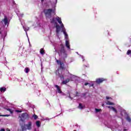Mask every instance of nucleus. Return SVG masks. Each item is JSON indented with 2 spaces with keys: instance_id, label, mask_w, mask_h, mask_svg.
<instances>
[{
  "instance_id": "393cba45",
  "label": "nucleus",
  "mask_w": 131,
  "mask_h": 131,
  "mask_svg": "<svg viewBox=\"0 0 131 131\" xmlns=\"http://www.w3.org/2000/svg\"><path fill=\"white\" fill-rule=\"evenodd\" d=\"M51 23H55V19L54 18H52L51 20Z\"/></svg>"
},
{
  "instance_id": "0eeeda50",
  "label": "nucleus",
  "mask_w": 131,
  "mask_h": 131,
  "mask_svg": "<svg viewBox=\"0 0 131 131\" xmlns=\"http://www.w3.org/2000/svg\"><path fill=\"white\" fill-rule=\"evenodd\" d=\"M55 88H56L58 93H59V94H61V93H62V91H61V89L60 88L59 85H55Z\"/></svg>"
},
{
  "instance_id": "4be33fe9",
  "label": "nucleus",
  "mask_w": 131,
  "mask_h": 131,
  "mask_svg": "<svg viewBox=\"0 0 131 131\" xmlns=\"http://www.w3.org/2000/svg\"><path fill=\"white\" fill-rule=\"evenodd\" d=\"M126 119L127 121H128L129 122H130L131 119H130V118H129V117H127Z\"/></svg>"
},
{
  "instance_id": "ddd939ff",
  "label": "nucleus",
  "mask_w": 131,
  "mask_h": 131,
  "mask_svg": "<svg viewBox=\"0 0 131 131\" xmlns=\"http://www.w3.org/2000/svg\"><path fill=\"white\" fill-rule=\"evenodd\" d=\"M6 89L5 87H2L0 88V91L2 93L6 92Z\"/></svg>"
},
{
  "instance_id": "423d86ee",
  "label": "nucleus",
  "mask_w": 131,
  "mask_h": 131,
  "mask_svg": "<svg viewBox=\"0 0 131 131\" xmlns=\"http://www.w3.org/2000/svg\"><path fill=\"white\" fill-rule=\"evenodd\" d=\"M3 22L5 24V25H7L8 24V17L5 16L4 19H3Z\"/></svg>"
},
{
  "instance_id": "7c9ffc66",
  "label": "nucleus",
  "mask_w": 131,
  "mask_h": 131,
  "mask_svg": "<svg viewBox=\"0 0 131 131\" xmlns=\"http://www.w3.org/2000/svg\"><path fill=\"white\" fill-rule=\"evenodd\" d=\"M106 99L107 100H109V99H110V97H106Z\"/></svg>"
},
{
  "instance_id": "b1692460",
  "label": "nucleus",
  "mask_w": 131,
  "mask_h": 131,
  "mask_svg": "<svg viewBox=\"0 0 131 131\" xmlns=\"http://www.w3.org/2000/svg\"><path fill=\"white\" fill-rule=\"evenodd\" d=\"M21 128L23 131L26 130V128H25L24 126H21Z\"/></svg>"
},
{
  "instance_id": "a878e982",
  "label": "nucleus",
  "mask_w": 131,
  "mask_h": 131,
  "mask_svg": "<svg viewBox=\"0 0 131 131\" xmlns=\"http://www.w3.org/2000/svg\"><path fill=\"white\" fill-rule=\"evenodd\" d=\"M95 111L96 112H100L101 111V109L99 110V109L96 108Z\"/></svg>"
},
{
  "instance_id": "c756f323",
  "label": "nucleus",
  "mask_w": 131,
  "mask_h": 131,
  "mask_svg": "<svg viewBox=\"0 0 131 131\" xmlns=\"http://www.w3.org/2000/svg\"><path fill=\"white\" fill-rule=\"evenodd\" d=\"M0 131H6L4 128H2Z\"/></svg>"
},
{
  "instance_id": "a211bd4d",
  "label": "nucleus",
  "mask_w": 131,
  "mask_h": 131,
  "mask_svg": "<svg viewBox=\"0 0 131 131\" xmlns=\"http://www.w3.org/2000/svg\"><path fill=\"white\" fill-rule=\"evenodd\" d=\"M23 28L24 29V30L26 31H28V30H29V28L27 27H23Z\"/></svg>"
},
{
  "instance_id": "1a4fd4ad",
  "label": "nucleus",
  "mask_w": 131,
  "mask_h": 131,
  "mask_svg": "<svg viewBox=\"0 0 131 131\" xmlns=\"http://www.w3.org/2000/svg\"><path fill=\"white\" fill-rule=\"evenodd\" d=\"M28 129H31V122H29L28 124L26 125Z\"/></svg>"
},
{
  "instance_id": "412c9836",
  "label": "nucleus",
  "mask_w": 131,
  "mask_h": 131,
  "mask_svg": "<svg viewBox=\"0 0 131 131\" xmlns=\"http://www.w3.org/2000/svg\"><path fill=\"white\" fill-rule=\"evenodd\" d=\"M26 115H27L26 114H23L21 115V117H23V118H25V117H26Z\"/></svg>"
},
{
  "instance_id": "aec40b11",
  "label": "nucleus",
  "mask_w": 131,
  "mask_h": 131,
  "mask_svg": "<svg viewBox=\"0 0 131 131\" xmlns=\"http://www.w3.org/2000/svg\"><path fill=\"white\" fill-rule=\"evenodd\" d=\"M0 116H2L3 117H9L10 115H0Z\"/></svg>"
},
{
  "instance_id": "f03ea898",
  "label": "nucleus",
  "mask_w": 131,
  "mask_h": 131,
  "mask_svg": "<svg viewBox=\"0 0 131 131\" xmlns=\"http://www.w3.org/2000/svg\"><path fill=\"white\" fill-rule=\"evenodd\" d=\"M58 53L59 56H63V58L67 57V54L66 51H65V49H64V47H62L61 49L58 52Z\"/></svg>"
},
{
  "instance_id": "473e14b6",
  "label": "nucleus",
  "mask_w": 131,
  "mask_h": 131,
  "mask_svg": "<svg viewBox=\"0 0 131 131\" xmlns=\"http://www.w3.org/2000/svg\"><path fill=\"white\" fill-rule=\"evenodd\" d=\"M7 130H8V131H10V129H9V128H7Z\"/></svg>"
},
{
  "instance_id": "9d476101",
  "label": "nucleus",
  "mask_w": 131,
  "mask_h": 131,
  "mask_svg": "<svg viewBox=\"0 0 131 131\" xmlns=\"http://www.w3.org/2000/svg\"><path fill=\"white\" fill-rule=\"evenodd\" d=\"M66 45L67 48H68V49H70V45H69V41H68V40L66 41Z\"/></svg>"
},
{
  "instance_id": "f257e3e1",
  "label": "nucleus",
  "mask_w": 131,
  "mask_h": 131,
  "mask_svg": "<svg viewBox=\"0 0 131 131\" xmlns=\"http://www.w3.org/2000/svg\"><path fill=\"white\" fill-rule=\"evenodd\" d=\"M56 19L57 20V22L59 23L61 28H62V31L64 34L65 38L67 39L68 38V35L67 34V33H66V30H65V28L64 27V25H63V23H62V20L61 19V18L59 17V16H57L56 17Z\"/></svg>"
},
{
  "instance_id": "2f4dec72",
  "label": "nucleus",
  "mask_w": 131,
  "mask_h": 131,
  "mask_svg": "<svg viewBox=\"0 0 131 131\" xmlns=\"http://www.w3.org/2000/svg\"><path fill=\"white\" fill-rule=\"evenodd\" d=\"M85 85H88V84H89V83H85Z\"/></svg>"
},
{
  "instance_id": "6e6552de",
  "label": "nucleus",
  "mask_w": 131,
  "mask_h": 131,
  "mask_svg": "<svg viewBox=\"0 0 131 131\" xmlns=\"http://www.w3.org/2000/svg\"><path fill=\"white\" fill-rule=\"evenodd\" d=\"M70 81V79H67L66 80H63L62 82V84H66L67 83H68Z\"/></svg>"
},
{
  "instance_id": "72a5a7b5",
  "label": "nucleus",
  "mask_w": 131,
  "mask_h": 131,
  "mask_svg": "<svg viewBox=\"0 0 131 131\" xmlns=\"http://www.w3.org/2000/svg\"><path fill=\"white\" fill-rule=\"evenodd\" d=\"M0 34H2V32H0Z\"/></svg>"
},
{
  "instance_id": "6ab92c4d",
  "label": "nucleus",
  "mask_w": 131,
  "mask_h": 131,
  "mask_svg": "<svg viewBox=\"0 0 131 131\" xmlns=\"http://www.w3.org/2000/svg\"><path fill=\"white\" fill-rule=\"evenodd\" d=\"M29 71H30L29 68H26L25 69V72H26V73H28Z\"/></svg>"
},
{
  "instance_id": "f3484780",
  "label": "nucleus",
  "mask_w": 131,
  "mask_h": 131,
  "mask_svg": "<svg viewBox=\"0 0 131 131\" xmlns=\"http://www.w3.org/2000/svg\"><path fill=\"white\" fill-rule=\"evenodd\" d=\"M106 103V105H114V103L111 102L109 101H107Z\"/></svg>"
},
{
  "instance_id": "9b49d317",
  "label": "nucleus",
  "mask_w": 131,
  "mask_h": 131,
  "mask_svg": "<svg viewBox=\"0 0 131 131\" xmlns=\"http://www.w3.org/2000/svg\"><path fill=\"white\" fill-rule=\"evenodd\" d=\"M107 108H110V109H111L112 110L114 111V112H115L116 113L117 112L116 109H115V108H114L113 106H107Z\"/></svg>"
},
{
  "instance_id": "20e7f679",
  "label": "nucleus",
  "mask_w": 131,
  "mask_h": 131,
  "mask_svg": "<svg viewBox=\"0 0 131 131\" xmlns=\"http://www.w3.org/2000/svg\"><path fill=\"white\" fill-rule=\"evenodd\" d=\"M56 62L58 64H59V66L61 68H63L64 67V63H62L60 60L56 59Z\"/></svg>"
},
{
  "instance_id": "cd10ccee",
  "label": "nucleus",
  "mask_w": 131,
  "mask_h": 131,
  "mask_svg": "<svg viewBox=\"0 0 131 131\" xmlns=\"http://www.w3.org/2000/svg\"><path fill=\"white\" fill-rule=\"evenodd\" d=\"M8 111H9V112H10L11 113H13V111L12 110L8 109Z\"/></svg>"
},
{
  "instance_id": "c85d7f7f",
  "label": "nucleus",
  "mask_w": 131,
  "mask_h": 131,
  "mask_svg": "<svg viewBox=\"0 0 131 131\" xmlns=\"http://www.w3.org/2000/svg\"><path fill=\"white\" fill-rule=\"evenodd\" d=\"M15 111H16V112H17V113H21V112H22V111H19V110H16Z\"/></svg>"
},
{
  "instance_id": "c9c22d12",
  "label": "nucleus",
  "mask_w": 131,
  "mask_h": 131,
  "mask_svg": "<svg viewBox=\"0 0 131 131\" xmlns=\"http://www.w3.org/2000/svg\"><path fill=\"white\" fill-rule=\"evenodd\" d=\"M102 106H104V104H102Z\"/></svg>"
},
{
  "instance_id": "2eb2a0df",
  "label": "nucleus",
  "mask_w": 131,
  "mask_h": 131,
  "mask_svg": "<svg viewBox=\"0 0 131 131\" xmlns=\"http://www.w3.org/2000/svg\"><path fill=\"white\" fill-rule=\"evenodd\" d=\"M40 53L41 55H44L45 54V50L41 48L40 50Z\"/></svg>"
},
{
  "instance_id": "4468645a",
  "label": "nucleus",
  "mask_w": 131,
  "mask_h": 131,
  "mask_svg": "<svg viewBox=\"0 0 131 131\" xmlns=\"http://www.w3.org/2000/svg\"><path fill=\"white\" fill-rule=\"evenodd\" d=\"M78 108H79V109H83V108H84V105H82L81 103H79Z\"/></svg>"
},
{
  "instance_id": "5701e85b",
  "label": "nucleus",
  "mask_w": 131,
  "mask_h": 131,
  "mask_svg": "<svg viewBox=\"0 0 131 131\" xmlns=\"http://www.w3.org/2000/svg\"><path fill=\"white\" fill-rule=\"evenodd\" d=\"M33 117L34 118V119H37V116L36 115H33Z\"/></svg>"
},
{
  "instance_id": "f704fd0d",
  "label": "nucleus",
  "mask_w": 131,
  "mask_h": 131,
  "mask_svg": "<svg viewBox=\"0 0 131 131\" xmlns=\"http://www.w3.org/2000/svg\"><path fill=\"white\" fill-rule=\"evenodd\" d=\"M41 2H43V0H41Z\"/></svg>"
},
{
  "instance_id": "f8f14e48",
  "label": "nucleus",
  "mask_w": 131,
  "mask_h": 131,
  "mask_svg": "<svg viewBox=\"0 0 131 131\" xmlns=\"http://www.w3.org/2000/svg\"><path fill=\"white\" fill-rule=\"evenodd\" d=\"M60 32V27L59 26H56V33L58 34Z\"/></svg>"
},
{
  "instance_id": "bb28decb",
  "label": "nucleus",
  "mask_w": 131,
  "mask_h": 131,
  "mask_svg": "<svg viewBox=\"0 0 131 131\" xmlns=\"http://www.w3.org/2000/svg\"><path fill=\"white\" fill-rule=\"evenodd\" d=\"M131 53V51L130 50H128L127 52V55H129Z\"/></svg>"
},
{
  "instance_id": "dca6fc26",
  "label": "nucleus",
  "mask_w": 131,
  "mask_h": 131,
  "mask_svg": "<svg viewBox=\"0 0 131 131\" xmlns=\"http://www.w3.org/2000/svg\"><path fill=\"white\" fill-rule=\"evenodd\" d=\"M36 125H37V126L38 127H39V126H40V122H39V121H37L36 122Z\"/></svg>"
},
{
  "instance_id": "39448f33",
  "label": "nucleus",
  "mask_w": 131,
  "mask_h": 131,
  "mask_svg": "<svg viewBox=\"0 0 131 131\" xmlns=\"http://www.w3.org/2000/svg\"><path fill=\"white\" fill-rule=\"evenodd\" d=\"M104 80H105L103 78H99V79H97L96 80V82L97 83H101L102 82H103V81H104Z\"/></svg>"
},
{
  "instance_id": "7ed1b4c3",
  "label": "nucleus",
  "mask_w": 131,
  "mask_h": 131,
  "mask_svg": "<svg viewBox=\"0 0 131 131\" xmlns=\"http://www.w3.org/2000/svg\"><path fill=\"white\" fill-rule=\"evenodd\" d=\"M52 11L53 10L52 9H45L44 10V13L46 16L48 17V16H51Z\"/></svg>"
}]
</instances>
